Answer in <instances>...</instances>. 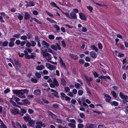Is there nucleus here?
Here are the masks:
<instances>
[{"label": "nucleus", "instance_id": "obj_1", "mask_svg": "<svg viewBox=\"0 0 128 128\" xmlns=\"http://www.w3.org/2000/svg\"><path fill=\"white\" fill-rule=\"evenodd\" d=\"M12 92L14 94L18 96L19 94H24L25 93L28 94L29 91L28 90L26 89L20 90H13Z\"/></svg>", "mask_w": 128, "mask_h": 128}, {"label": "nucleus", "instance_id": "obj_2", "mask_svg": "<svg viewBox=\"0 0 128 128\" xmlns=\"http://www.w3.org/2000/svg\"><path fill=\"white\" fill-rule=\"evenodd\" d=\"M119 96L123 100L122 101L124 104H126L127 102H128V96L127 95H124L122 93L120 92L119 93Z\"/></svg>", "mask_w": 128, "mask_h": 128}, {"label": "nucleus", "instance_id": "obj_3", "mask_svg": "<svg viewBox=\"0 0 128 128\" xmlns=\"http://www.w3.org/2000/svg\"><path fill=\"white\" fill-rule=\"evenodd\" d=\"M42 55L43 58H45L48 61L52 59L51 55L49 53L43 52Z\"/></svg>", "mask_w": 128, "mask_h": 128}, {"label": "nucleus", "instance_id": "obj_4", "mask_svg": "<svg viewBox=\"0 0 128 128\" xmlns=\"http://www.w3.org/2000/svg\"><path fill=\"white\" fill-rule=\"evenodd\" d=\"M51 48L55 51H57L58 50H61L60 45L57 43H56L55 45H51Z\"/></svg>", "mask_w": 128, "mask_h": 128}, {"label": "nucleus", "instance_id": "obj_5", "mask_svg": "<svg viewBox=\"0 0 128 128\" xmlns=\"http://www.w3.org/2000/svg\"><path fill=\"white\" fill-rule=\"evenodd\" d=\"M52 80H48V82H52ZM53 82L52 83H50V87L52 88H54L55 87L54 85L56 86H58L59 84L57 80H52Z\"/></svg>", "mask_w": 128, "mask_h": 128}, {"label": "nucleus", "instance_id": "obj_6", "mask_svg": "<svg viewBox=\"0 0 128 128\" xmlns=\"http://www.w3.org/2000/svg\"><path fill=\"white\" fill-rule=\"evenodd\" d=\"M60 64L61 67L64 69H66V67L65 63L64 62V61L62 60V59L61 58V57H60Z\"/></svg>", "mask_w": 128, "mask_h": 128}, {"label": "nucleus", "instance_id": "obj_7", "mask_svg": "<svg viewBox=\"0 0 128 128\" xmlns=\"http://www.w3.org/2000/svg\"><path fill=\"white\" fill-rule=\"evenodd\" d=\"M69 55L70 58L72 60H76L79 58V57L76 55H74L73 54L70 53Z\"/></svg>", "mask_w": 128, "mask_h": 128}, {"label": "nucleus", "instance_id": "obj_8", "mask_svg": "<svg viewBox=\"0 0 128 128\" xmlns=\"http://www.w3.org/2000/svg\"><path fill=\"white\" fill-rule=\"evenodd\" d=\"M79 17L81 20L84 21H86V18L84 14L81 12L79 13Z\"/></svg>", "mask_w": 128, "mask_h": 128}, {"label": "nucleus", "instance_id": "obj_9", "mask_svg": "<svg viewBox=\"0 0 128 128\" xmlns=\"http://www.w3.org/2000/svg\"><path fill=\"white\" fill-rule=\"evenodd\" d=\"M24 17L25 20H28L30 18V14L28 12H25L24 13Z\"/></svg>", "mask_w": 128, "mask_h": 128}, {"label": "nucleus", "instance_id": "obj_10", "mask_svg": "<svg viewBox=\"0 0 128 128\" xmlns=\"http://www.w3.org/2000/svg\"><path fill=\"white\" fill-rule=\"evenodd\" d=\"M70 17H71V18L73 19H76L77 18V17L76 15L74 12H71L70 14Z\"/></svg>", "mask_w": 128, "mask_h": 128}, {"label": "nucleus", "instance_id": "obj_11", "mask_svg": "<svg viewBox=\"0 0 128 128\" xmlns=\"http://www.w3.org/2000/svg\"><path fill=\"white\" fill-rule=\"evenodd\" d=\"M105 97L106 98V102H110V99H111V97L109 96L107 94H105L104 95Z\"/></svg>", "mask_w": 128, "mask_h": 128}, {"label": "nucleus", "instance_id": "obj_12", "mask_svg": "<svg viewBox=\"0 0 128 128\" xmlns=\"http://www.w3.org/2000/svg\"><path fill=\"white\" fill-rule=\"evenodd\" d=\"M48 114L52 118H53L56 119L57 118V116L54 114L50 111L48 112Z\"/></svg>", "mask_w": 128, "mask_h": 128}, {"label": "nucleus", "instance_id": "obj_13", "mask_svg": "<svg viewBox=\"0 0 128 128\" xmlns=\"http://www.w3.org/2000/svg\"><path fill=\"white\" fill-rule=\"evenodd\" d=\"M94 124H87L85 126V128H94Z\"/></svg>", "mask_w": 128, "mask_h": 128}, {"label": "nucleus", "instance_id": "obj_14", "mask_svg": "<svg viewBox=\"0 0 128 128\" xmlns=\"http://www.w3.org/2000/svg\"><path fill=\"white\" fill-rule=\"evenodd\" d=\"M28 125L30 126L34 127V122L32 120H29L28 121Z\"/></svg>", "mask_w": 128, "mask_h": 128}, {"label": "nucleus", "instance_id": "obj_15", "mask_svg": "<svg viewBox=\"0 0 128 128\" xmlns=\"http://www.w3.org/2000/svg\"><path fill=\"white\" fill-rule=\"evenodd\" d=\"M15 14H18V15L17 16L19 20H23V16L20 13H16Z\"/></svg>", "mask_w": 128, "mask_h": 128}, {"label": "nucleus", "instance_id": "obj_16", "mask_svg": "<svg viewBox=\"0 0 128 128\" xmlns=\"http://www.w3.org/2000/svg\"><path fill=\"white\" fill-rule=\"evenodd\" d=\"M44 68L45 67L43 65H41L40 66L38 65L36 68V69L38 70H41Z\"/></svg>", "mask_w": 128, "mask_h": 128}, {"label": "nucleus", "instance_id": "obj_17", "mask_svg": "<svg viewBox=\"0 0 128 128\" xmlns=\"http://www.w3.org/2000/svg\"><path fill=\"white\" fill-rule=\"evenodd\" d=\"M11 112L14 114H16L18 113V110L17 109H14L11 110Z\"/></svg>", "mask_w": 128, "mask_h": 128}, {"label": "nucleus", "instance_id": "obj_18", "mask_svg": "<svg viewBox=\"0 0 128 128\" xmlns=\"http://www.w3.org/2000/svg\"><path fill=\"white\" fill-rule=\"evenodd\" d=\"M50 4L52 6V7H55L58 9H60V8H59V7H58V6H57L55 2H50Z\"/></svg>", "mask_w": 128, "mask_h": 128}, {"label": "nucleus", "instance_id": "obj_19", "mask_svg": "<svg viewBox=\"0 0 128 128\" xmlns=\"http://www.w3.org/2000/svg\"><path fill=\"white\" fill-rule=\"evenodd\" d=\"M99 78H102L104 79H106L107 78L109 80H111L110 77L109 76H99Z\"/></svg>", "mask_w": 128, "mask_h": 128}, {"label": "nucleus", "instance_id": "obj_20", "mask_svg": "<svg viewBox=\"0 0 128 128\" xmlns=\"http://www.w3.org/2000/svg\"><path fill=\"white\" fill-rule=\"evenodd\" d=\"M90 48L93 50L95 51L96 52H98V48L96 47L95 45H92L90 47Z\"/></svg>", "mask_w": 128, "mask_h": 128}, {"label": "nucleus", "instance_id": "obj_21", "mask_svg": "<svg viewBox=\"0 0 128 128\" xmlns=\"http://www.w3.org/2000/svg\"><path fill=\"white\" fill-rule=\"evenodd\" d=\"M91 56L93 58H96L97 55L96 54L95 52L94 51H92L90 52Z\"/></svg>", "mask_w": 128, "mask_h": 128}, {"label": "nucleus", "instance_id": "obj_22", "mask_svg": "<svg viewBox=\"0 0 128 128\" xmlns=\"http://www.w3.org/2000/svg\"><path fill=\"white\" fill-rule=\"evenodd\" d=\"M16 126L14 125L13 127L14 128H22L21 125L18 122H16Z\"/></svg>", "mask_w": 128, "mask_h": 128}, {"label": "nucleus", "instance_id": "obj_23", "mask_svg": "<svg viewBox=\"0 0 128 128\" xmlns=\"http://www.w3.org/2000/svg\"><path fill=\"white\" fill-rule=\"evenodd\" d=\"M34 93L36 95H40L41 93V90H35L34 91Z\"/></svg>", "mask_w": 128, "mask_h": 128}, {"label": "nucleus", "instance_id": "obj_24", "mask_svg": "<svg viewBox=\"0 0 128 128\" xmlns=\"http://www.w3.org/2000/svg\"><path fill=\"white\" fill-rule=\"evenodd\" d=\"M110 103L112 106H118V103L116 101H114L110 102Z\"/></svg>", "mask_w": 128, "mask_h": 128}, {"label": "nucleus", "instance_id": "obj_25", "mask_svg": "<svg viewBox=\"0 0 128 128\" xmlns=\"http://www.w3.org/2000/svg\"><path fill=\"white\" fill-rule=\"evenodd\" d=\"M48 48L46 46H44L41 48V52L43 54V52H46L45 51V50H47L46 48Z\"/></svg>", "mask_w": 128, "mask_h": 128}, {"label": "nucleus", "instance_id": "obj_26", "mask_svg": "<svg viewBox=\"0 0 128 128\" xmlns=\"http://www.w3.org/2000/svg\"><path fill=\"white\" fill-rule=\"evenodd\" d=\"M41 122H37L36 123V128H41Z\"/></svg>", "mask_w": 128, "mask_h": 128}, {"label": "nucleus", "instance_id": "obj_27", "mask_svg": "<svg viewBox=\"0 0 128 128\" xmlns=\"http://www.w3.org/2000/svg\"><path fill=\"white\" fill-rule=\"evenodd\" d=\"M46 20L48 21H49L51 23H54V24H56V22L55 20H52L51 19H50L48 18H46Z\"/></svg>", "mask_w": 128, "mask_h": 128}, {"label": "nucleus", "instance_id": "obj_28", "mask_svg": "<svg viewBox=\"0 0 128 128\" xmlns=\"http://www.w3.org/2000/svg\"><path fill=\"white\" fill-rule=\"evenodd\" d=\"M8 42L7 41H5L3 42H2V46L4 47L8 45Z\"/></svg>", "mask_w": 128, "mask_h": 128}, {"label": "nucleus", "instance_id": "obj_29", "mask_svg": "<svg viewBox=\"0 0 128 128\" xmlns=\"http://www.w3.org/2000/svg\"><path fill=\"white\" fill-rule=\"evenodd\" d=\"M76 124L69 123L68 124V125L70 127L72 128H76Z\"/></svg>", "mask_w": 128, "mask_h": 128}, {"label": "nucleus", "instance_id": "obj_30", "mask_svg": "<svg viewBox=\"0 0 128 128\" xmlns=\"http://www.w3.org/2000/svg\"><path fill=\"white\" fill-rule=\"evenodd\" d=\"M22 102L24 104H27L28 105L30 104V102L27 99H24L22 100Z\"/></svg>", "mask_w": 128, "mask_h": 128}, {"label": "nucleus", "instance_id": "obj_31", "mask_svg": "<svg viewBox=\"0 0 128 128\" xmlns=\"http://www.w3.org/2000/svg\"><path fill=\"white\" fill-rule=\"evenodd\" d=\"M56 69V67L55 66L51 64L49 69L50 70H55Z\"/></svg>", "mask_w": 128, "mask_h": 128}, {"label": "nucleus", "instance_id": "obj_32", "mask_svg": "<svg viewBox=\"0 0 128 128\" xmlns=\"http://www.w3.org/2000/svg\"><path fill=\"white\" fill-rule=\"evenodd\" d=\"M16 102H17L18 104H21V103L20 102H18V101H20V99L17 97H16L14 98Z\"/></svg>", "mask_w": 128, "mask_h": 128}, {"label": "nucleus", "instance_id": "obj_33", "mask_svg": "<svg viewBox=\"0 0 128 128\" xmlns=\"http://www.w3.org/2000/svg\"><path fill=\"white\" fill-rule=\"evenodd\" d=\"M92 2L94 3V4H95L96 5H98L100 6H104L105 5L104 4H99L97 3L96 2H95L94 1V0H92Z\"/></svg>", "mask_w": 128, "mask_h": 128}, {"label": "nucleus", "instance_id": "obj_34", "mask_svg": "<svg viewBox=\"0 0 128 128\" xmlns=\"http://www.w3.org/2000/svg\"><path fill=\"white\" fill-rule=\"evenodd\" d=\"M35 75L36 77L38 78H40L41 77V74L38 72H36V73Z\"/></svg>", "mask_w": 128, "mask_h": 128}, {"label": "nucleus", "instance_id": "obj_35", "mask_svg": "<svg viewBox=\"0 0 128 128\" xmlns=\"http://www.w3.org/2000/svg\"><path fill=\"white\" fill-rule=\"evenodd\" d=\"M98 46L100 49L102 50V49L103 48L102 45L100 42L98 44Z\"/></svg>", "mask_w": 128, "mask_h": 128}, {"label": "nucleus", "instance_id": "obj_36", "mask_svg": "<svg viewBox=\"0 0 128 128\" xmlns=\"http://www.w3.org/2000/svg\"><path fill=\"white\" fill-rule=\"evenodd\" d=\"M28 42H27L26 46V47H28V48H30L31 46V43L29 42H28V40H26Z\"/></svg>", "mask_w": 128, "mask_h": 128}, {"label": "nucleus", "instance_id": "obj_37", "mask_svg": "<svg viewBox=\"0 0 128 128\" xmlns=\"http://www.w3.org/2000/svg\"><path fill=\"white\" fill-rule=\"evenodd\" d=\"M20 34H14L13 36L14 37L17 38H20Z\"/></svg>", "mask_w": 128, "mask_h": 128}, {"label": "nucleus", "instance_id": "obj_38", "mask_svg": "<svg viewBox=\"0 0 128 128\" xmlns=\"http://www.w3.org/2000/svg\"><path fill=\"white\" fill-rule=\"evenodd\" d=\"M111 93L112 96L114 98H117L116 94V93L113 91H112L111 92Z\"/></svg>", "mask_w": 128, "mask_h": 128}, {"label": "nucleus", "instance_id": "obj_39", "mask_svg": "<svg viewBox=\"0 0 128 128\" xmlns=\"http://www.w3.org/2000/svg\"><path fill=\"white\" fill-rule=\"evenodd\" d=\"M14 46V43L12 42H10L9 43V46L10 47H12Z\"/></svg>", "mask_w": 128, "mask_h": 128}, {"label": "nucleus", "instance_id": "obj_40", "mask_svg": "<svg viewBox=\"0 0 128 128\" xmlns=\"http://www.w3.org/2000/svg\"><path fill=\"white\" fill-rule=\"evenodd\" d=\"M55 38L54 36L53 35H50L48 36V38L50 40H53Z\"/></svg>", "mask_w": 128, "mask_h": 128}, {"label": "nucleus", "instance_id": "obj_41", "mask_svg": "<svg viewBox=\"0 0 128 128\" xmlns=\"http://www.w3.org/2000/svg\"><path fill=\"white\" fill-rule=\"evenodd\" d=\"M54 27L57 30H60V27L57 24H54Z\"/></svg>", "mask_w": 128, "mask_h": 128}, {"label": "nucleus", "instance_id": "obj_42", "mask_svg": "<svg viewBox=\"0 0 128 128\" xmlns=\"http://www.w3.org/2000/svg\"><path fill=\"white\" fill-rule=\"evenodd\" d=\"M64 90L66 92H69L70 90V88L68 87H66L64 88Z\"/></svg>", "mask_w": 128, "mask_h": 128}, {"label": "nucleus", "instance_id": "obj_43", "mask_svg": "<svg viewBox=\"0 0 128 128\" xmlns=\"http://www.w3.org/2000/svg\"><path fill=\"white\" fill-rule=\"evenodd\" d=\"M56 122L59 123L61 124L62 122V121L60 118H56Z\"/></svg>", "mask_w": 128, "mask_h": 128}, {"label": "nucleus", "instance_id": "obj_44", "mask_svg": "<svg viewBox=\"0 0 128 128\" xmlns=\"http://www.w3.org/2000/svg\"><path fill=\"white\" fill-rule=\"evenodd\" d=\"M0 126L1 128H7L6 126L4 124L3 122L1 124Z\"/></svg>", "mask_w": 128, "mask_h": 128}, {"label": "nucleus", "instance_id": "obj_45", "mask_svg": "<svg viewBox=\"0 0 128 128\" xmlns=\"http://www.w3.org/2000/svg\"><path fill=\"white\" fill-rule=\"evenodd\" d=\"M80 84L78 83L75 84V87L78 89H80Z\"/></svg>", "mask_w": 128, "mask_h": 128}, {"label": "nucleus", "instance_id": "obj_46", "mask_svg": "<svg viewBox=\"0 0 128 128\" xmlns=\"http://www.w3.org/2000/svg\"><path fill=\"white\" fill-rule=\"evenodd\" d=\"M62 46L64 48H66V44L64 40L62 41Z\"/></svg>", "mask_w": 128, "mask_h": 128}, {"label": "nucleus", "instance_id": "obj_47", "mask_svg": "<svg viewBox=\"0 0 128 128\" xmlns=\"http://www.w3.org/2000/svg\"><path fill=\"white\" fill-rule=\"evenodd\" d=\"M24 94H19L18 96V97L22 98H25V96L24 95Z\"/></svg>", "mask_w": 128, "mask_h": 128}, {"label": "nucleus", "instance_id": "obj_48", "mask_svg": "<svg viewBox=\"0 0 128 128\" xmlns=\"http://www.w3.org/2000/svg\"><path fill=\"white\" fill-rule=\"evenodd\" d=\"M30 117L29 116H24V119L26 121L29 120H30Z\"/></svg>", "mask_w": 128, "mask_h": 128}, {"label": "nucleus", "instance_id": "obj_49", "mask_svg": "<svg viewBox=\"0 0 128 128\" xmlns=\"http://www.w3.org/2000/svg\"><path fill=\"white\" fill-rule=\"evenodd\" d=\"M68 95L71 97H74V94L73 92H69L67 94Z\"/></svg>", "mask_w": 128, "mask_h": 128}, {"label": "nucleus", "instance_id": "obj_50", "mask_svg": "<svg viewBox=\"0 0 128 128\" xmlns=\"http://www.w3.org/2000/svg\"><path fill=\"white\" fill-rule=\"evenodd\" d=\"M126 60V58L123 59L122 62L123 64L126 65L127 64V62H128Z\"/></svg>", "mask_w": 128, "mask_h": 128}, {"label": "nucleus", "instance_id": "obj_51", "mask_svg": "<svg viewBox=\"0 0 128 128\" xmlns=\"http://www.w3.org/2000/svg\"><path fill=\"white\" fill-rule=\"evenodd\" d=\"M27 38V36L25 35L23 36H22L21 37V39L22 40H26Z\"/></svg>", "mask_w": 128, "mask_h": 128}, {"label": "nucleus", "instance_id": "obj_52", "mask_svg": "<svg viewBox=\"0 0 128 128\" xmlns=\"http://www.w3.org/2000/svg\"><path fill=\"white\" fill-rule=\"evenodd\" d=\"M87 8L90 10V12H92L93 9V8L90 6H87Z\"/></svg>", "mask_w": 128, "mask_h": 128}, {"label": "nucleus", "instance_id": "obj_53", "mask_svg": "<svg viewBox=\"0 0 128 128\" xmlns=\"http://www.w3.org/2000/svg\"><path fill=\"white\" fill-rule=\"evenodd\" d=\"M32 19L34 20L35 21L38 23L39 24H40L41 22L37 18H32Z\"/></svg>", "mask_w": 128, "mask_h": 128}, {"label": "nucleus", "instance_id": "obj_54", "mask_svg": "<svg viewBox=\"0 0 128 128\" xmlns=\"http://www.w3.org/2000/svg\"><path fill=\"white\" fill-rule=\"evenodd\" d=\"M27 97L28 99H31L34 98V96L32 95L28 94L27 95Z\"/></svg>", "mask_w": 128, "mask_h": 128}, {"label": "nucleus", "instance_id": "obj_55", "mask_svg": "<svg viewBox=\"0 0 128 128\" xmlns=\"http://www.w3.org/2000/svg\"><path fill=\"white\" fill-rule=\"evenodd\" d=\"M35 40L37 42L40 41V39L38 36H36L35 37Z\"/></svg>", "mask_w": 128, "mask_h": 128}, {"label": "nucleus", "instance_id": "obj_56", "mask_svg": "<svg viewBox=\"0 0 128 128\" xmlns=\"http://www.w3.org/2000/svg\"><path fill=\"white\" fill-rule=\"evenodd\" d=\"M26 36H27V38L28 39H30L32 37V35L30 33H28L26 34Z\"/></svg>", "mask_w": 128, "mask_h": 128}, {"label": "nucleus", "instance_id": "obj_57", "mask_svg": "<svg viewBox=\"0 0 128 128\" xmlns=\"http://www.w3.org/2000/svg\"><path fill=\"white\" fill-rule=\"evenodd\" d=\"M52 94L56 96L57 98H59V96L58 95V93L56 91V92H55L54 93H52Z\"/></svg>", "mask_w": 128, "mask_h": 128}, {"label": "nucleus", "instance_id": "obj_58", "mask_svg": "<svg viewBox=\"0 0 128 128\" xmlns=\"http://www.w3.org/2000/svg\"><path fill=\"white\" fill-rule=\"evenodd\" d=\"M83 91L81 90H79L78 91V94L79 96L82 95L83 94Z\"/></svg>", "mask_w": 128, "mask_h": 128}, {"label": "nucleus", "instance_id": "obj_59", "mask_svg": "<svg viewBox=\"0 0 128 128\" xmlns=\"http://www.w3.org/2000/svg\"><path fill=\"white\" fill-rule=\"evenodd\" d=\"M30 7L33 6L35 5V4L34 2L32 1H30L29 2Z\"/></svg>", "mask_w": 128, "mask_h": 128}, {"label": "nucleus", "instance_id": "obj_60", "mask_svg": "<svg viewBox=\"0 0 128 128\" xmlns=\"http://www.w3.org/2000/svg\"><path fill=\"white\" fill-rule=\"evenodd\" d=\"M124 54L119 53L118 54V57H123L124 56Z\"/></svg>", "mask_w": 128, "mask_h": 128}, {"label": "nucleus", "instance_id": "obj_61", "mask_svg": "<svg viewBox=\"0 0 128 128\" xmlns=\"http://www.w3.org/2000/svg\"><path fill=\"white\" fill-rule=\"evenodd\" d=\"M79 62L80 64H83L84 63V61L82 59H80L79 60Z\"/></svg>", "mask_w": 128, "mask_h": 128}, {"label": "nucleus", "instance_id": "obj_62", "mask_svg": "<svg viewBox=\"0 0 128 128\" xmlns=\"http://www.w3.org/2000/svg\"><path fill=\"white\" fill-rule=\"evenodd\" d=\"M68 122H70L72 123L76 124V122L75 120L74 119H71L70 120H68Z\"/></svg>", "mask_w": 128, "mask_h": 128}, {"label": "nucleus", "instance_id": "obj_63", "mask_svg": "<svg viewBox=\"0 0 128 128\" xmlns=\"http://www.w3.org/2000/svg\"><path fill=\"white\" fill-rule=\"evenodd\" d=\"M51 64L48 63H46V66L49 69Z\"/></svg>", "mask_w": 128, "mask_h": 128}, {"label": "nucleus", "instance_id": "obj_64", "mask_svg": "<svg viewBox=\"0 0 128 128\" xmlns=\"http://www.w3.org/2000/svg\"><path fill=\"white\" fill-rule=\"evenodd\" d=\"M84 125L82 124H80L78 125V128H83L84 127Z\"/></svg>", "mask_w": 128, "mask_h": 128}]
</instances>
